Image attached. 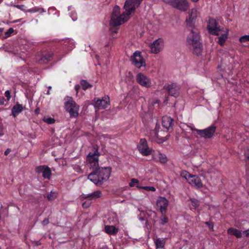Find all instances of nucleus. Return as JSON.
Instances as JSON below:
<instances>
[{"instance_id": "f03ea898", "label": "nucleus", "mask_w": 249, "mask_h": 249, "mask_svg": "<svg viewBox=\"0 0 249 249\" xmlns=\"http://www.w3.org/2000/svg\"><path fill=\"white\" fill-rule=\"evenodd\" d=\"M189 17L186 19V26L191 28L190 34L188 35L187 42L190 45V48L193 50V53L196 55H199L202 52V46L199 41L200 36L199 32L195 27V24L197 17V10L196 9H192L188 12Z\"/></svg>"}, {"instance_id": "9d476101", "label": "nucleus", "mask_w": 249, "mask_h": 249, "mask_svg": "<svg viewBox=\"0 0 249 249\" xmlns=\"http://www.w3.org/2000/svg\"><path fill=\"white\" fill-rule=\"evenodd\" d=\"M98 152L96 150L93 153L89 152L87 156V160L89 162L90 169L93 170L99 166Z\"/></svg>"}, {"instance_id": "c03bdc74", "label": "nucleus", "mask_w": 249, "mask_h": 249, "mask_svg": "<svg viewBox=\"0 0 249 249\" xmlns=\"http://www.w3.org/2000/svg\"><path fill=\"white\" fill-rule=\"evenodd\" d=\"M49 223V219L47 218H45L44 219L42 222V224L43 226L47 225Z\"/></svg>"}, {"instance_id": "72a5a7b5", "label": "nucleus", "mask_w": 249, "mask_h": 249, "mask_svg": "<svg viewBox=\"0 0 249 249\" xmlns=\"http://www.w3.org/2000/svg\"><path fill=\"white\" fill-rule=\"evenodd\" d=\"M239 42L241 43L249 42V35L242 36L239 38Z\"/></svg>"}, {"instance_id": "ddd939ff", "label": "nucleus", "mask_w": 249, "mask_h": 249, "mask_svg": "<svg viewBox=\"0 0 249 249\" xmlns=\"http://www.w3.org/2000/svg\"><path fill=\"white\" fill-rule=\"evenodd\" d=\"M94 106L99 108L106 109L109 105V98L108 96H105L102 99L94 98Z\"/></svg>"}, {"instance_id": "6e6552de", "label": "nucleus", "mask_w": 249, "mask_h": 249, "mask_svg": "<svg viewBox=\"0 0 249 249\" xmlns=\"http://www.w3.org/2000/svg\"><path fill=\"white\" fill-rule=\"evenodd\" d=\"M130 60L132 64L138 68L145 67L146 65L145 60L139 51H136L133 53L130 57Z\"/></svg>"}, {"instance_id": "473e14b6", "label": "nucleus", "mask_w": 249, "mask_h": 249, "mask_svg": "<svg viewBox=\"0 0 249 249\" xmlns=\"http://www.w3.org/2000/svg\"><path fill=\"white\" fill-rule=\"evenodd\" d=\"M168 222V218L165 215V214H162V217L160 219V224L164 225L165 224L167 223Z\"/></svg>"}, {"instance_id": "3c124183", "label": "nucleus", "mask_w": 249, "mask_h": 249, "mask_svg": "<svg viewBox=\"0 0 249 249\" xmlns=\"http://www.w3.org/2000/svg\"><path fill=\"white\" fill-rule=\"evenodd\" d=\"M48 89H48V91L47 92V94L49 95V94H50V89H52V87H49Z\"/></svg>"}, {"instance_id": "c85d7f7f", "label": "nucleus", "mask_w": 249, "mask_h": 249, "mask_svg": "<svg viewBox=\"0 0 249 249\" xmlns=\"http://www.w3.org/2000/svg\"><path fill=\"white\" fill-rule=\"evenodd\" d=\"M180 176L182 178H185L188 182L190 178L192 177V175L190 174L188 171L186 170H182L180 172Z\"/></svg>"}, {"instance_id": "58836bf2", "label": "nucleus", "mask_w": 249, "mask_h": 249, "mask_svg": "<svg viewBox=\"0 0 249 249\" xmlns=\"http://www.w3.org/2000/svg\"><path fill=\"white\" fill-rule=\"evenodd\" d=\"M205 224L208 227L209 229L212 231H213V224L211 221H206Z\"/></svg>"}, {"instance_id": "20e7f679", "label": "nucleus", "mask_w": 249, "mask_h": 249, "mask_svg": "<svg viewBox=\"0 0 249 249\" xmlns=\"http://www.w3.org/2000/svg\"><path fill=\"white\" fill-rule=\"evenodd\" d=\"M111 171V168L99 167V166L92 170L88 175V178L98 186L101 185L109 178Z\"/></svg>"}, {"instance_id": "a19ab883", "label": "nucleus", "mask_w": 249, "mask_h": 249, "mask_svg": "<svg viewBox=\"0 0 249 249\" xmlns=\"http://www.w3.org/2000/svg\"><path fill=\"white\" fill-rule=\"evenodd\" d=\"M143 189L147 191H155L156 189L153 186H144Z\"/></svg>"}, {"instance_id": "f704fd0d", "label": "nucleus", "mask_w": 249, "mask_h": 249, "mask_svg": "<svg viewBox=\"0 0 249 249\" xmlns=\"http://www.w3.org/2000/svg\"><path fill=\"white\" fill-rule=\"evenodd\" d=\"M43 120L44 122L48 124H53L55 122V120L51 117L44 118Z\"/></svg>"}, {"instance_id": "7c9ffc66", "label": "nucleus", "mask_w": 249, "mask_h": 249, "mask_svg": "<svg viewBox=\"0 0 249 249\" xmlns=\"http://www.w3.org/2000/svg\"><path fill=\"white\" fill-rule=\"evenodd\" d=\"M191 202L192 205L193 206L195 209H196L199 207L200 203L199 201L197 199L195 198H191Z\"/></svg>"}, {"instance_id": "09e8293b", "label": "nucleus", "mask_w": 249, "mask_h": 249, "mask_svg": "<svg viewBox=\"0 0 249 249\" xmlns=\"http://www.w3.org/2000/svg\"><path fill=\"white\" fill-rule=\"evenodd\" d=\"M80 89V86L79 85H76L74 87V89L76 91L77 93H78V90Z\"/></svg>"}, {"instance_id": "a18cd8bd", "label": "nucleus", "mask_w": 249, "mask_h": 249, "mask_svg": "<svg viewBox=\"0 0 249 249\" xmlns=\"http://www.w3.org/2000/svg\"><path fill=\"white\" fill-rule=\"evenodd\" d=\"M5 99L2 96H0V105H3L4 104Z\"/></svg>"}, {"instance_id": "393cba45", "label": "nucleus", "mask_w": 249, "mask_h": 249, "mask_svg": "<svg viewBox=\"0 0 249 249\" xmlns=\"http://www.w3.org/2000/svg\"><path fill=\"white\" fill-rule=\"evenodd\" d=\"M228 34L229 30H227L225 33L221 34L220 36L218 37V40L217 42L221 46H223L224 45L225 42L228 38Z\"/></svg>"}, {"instance_id": "f3484780", "label": "nucleus", "mask_w": 249, "mask_h": 249, "mask_svg": "<svg viewBox=\"0 0 249 249\" xmlns=\"http://www.w3.org/2000/svg\"><path fill=\"white\" fill-rule=\"evenodd\" d=\"M191 185L197 188L200 189L203 187V183L200 178L197 175H193L188 182Z\"/></svg>"}, {"instance_id": "5701e85b", "label": "nucleus", "mask_w": 249, "mask_h": 249, "mask_svg": "<svg viewBox=\"0 0 249 249\" xmlns=\"http://www.w3.org/2000/svg\"><path fill=\"white\" fill-rule=\"evenodd\" d=\"M23 109V107L22 105L18 104H17L13 107L12 108V114L14 117H16Z\"/></svg>"}, {"instance_id": "1a4fd4ad", "label": "nucleus", "mask_w": 249, "mask_h": 249, "mask_svg": "<svg viewBox=\"0 0 249 249\" xmlns=\"http://www.w3.org/2000/svg\"><path fill=\"white\" fill-rule=\"evenodd\" d=\"M207 27L209 33L213 35L218 36L222 31L221 27L218 26V22L213 18L209 19Z\"/></svg>"}, {"instance_id": "aec40b11", "label": "nucleus", "mask_w": 249, "mask_h": 249, "mask_svg": "<svg viewBox=\"0 0 249 249\" xmlns=\"http://www.w3.org/2000/svg\"><path fill=\"white\" fill-rule=\"evenodd\" d=\"M174 120L170 117L163 116L162 118V124L163 127L169 130L172 128Z\"/></svg>"}, {"instance_id": "4be33fe9", "label": "nucleus", "mask_w": 249, "mask_h": 249, "mask_svg": "<svg viewBox=\"0 0 249 249\" xmlns=\"http://www.w3.org/2000/svg\"><path fill=\"white\" fill-rule=\"evenodd\" d=\"M104 230L107 233L113 236L116 235L119 231L118 229L113 225H106Z\"/></svg>"}, {"instance_id": "bb28decb", "label": "nucleus", "mask_w": 249, "mask_h": 249, "mask_svg": "<svg viewBox=\"0 0 249 249\" xmlns=\"http://www.w3.org/2000/svg\"><path fill=\"white\" fill-rule=\"evenodd\" d=\"M154 242L156 249H163L165 246L166 240L165 238L161 239L160 238H158Z\"/></svg>"}, {"instance_id": "e433bc0d", "label": "nucleus", "mask_w": 249, "mask_h": 249, "mask_svg": "<svg viewBox=\"0 0 249 249\" xmlns=\"http://www.w3.org/2000/svg\"><path fill=\"white\" fill-rule=\"evenodd\" d=\"M139 183V180L136 178H132L129 185L130 187H133Z\"/></svg>"}, {"instance_id": "39448f33", "label": "nucleus", "mask_w": 249, "mask_h": 249, "mask_svg": "<svg viewBox=\"0 0 249 249\" xmlns=\"http://www.w3.org/2000/svg\"><path fill=\"white\" fill-rule=\"evenodd\" d=\"M66 110L69 112L71 118H77L79 115V106L73 100L72 97H68L65 103Z\"/></svg>"}, {"instance_id": "f8f14e48", "label": "nucleus", "mask_w": 249, "mask_h": 249, "mask_svg": "<svg viewBox=\"0 0 249 249\" xmlns=\"http://www.w3.org/2000/svg\"><path fill=\"white\" fill-rule=\"evenodd\" d=\"M35 171L38 174L42 173V177L44 178L50 179L51 178L52 175L51 170L47 165L37 166L35 168Z\"/></svg>"}, {"instance_id": "a211bd4d", "label": "nucleus", "mask_w": 249, "mask_h": 249, "mask_svg": "<svg viewBox=\"0 0 249 249\" xmlns=\"http://www.w3.org/2000/svg\"><path fill=\"white\" fill-rule=\"evenodd\" d=\"M163 40L161 38H159L155 40L150 45L151 52L154 53H159L162 47Z\"/></svg>"}, {"instance_id": "864d4df0", "label": "nucleus", "mask_w": 249, "mask_h": 249, "mask_svg": "<svg viewBox=\"0 0 249 249\" xmlns=\"http://www.w3.org/2000/svg\"><path fill=\"white\" fill-rule=\"evenodd\" d=\"M3 29L2 28H0V32H2L3 31Z\"/></svg>"}, {"instance_id": "2f4dec72", "label": "nucleus", "mask_w": 249, "mask_h": 249, "mask_svg": "<svg viewBox=\"0 0 249 249\" xmlns=\"http://www.w3.org/2000/svg\"><path fill=\"white\" fill-rule=\"evenodd\" d=\"M57 194L55 192L51 191L50 194L48 195L47 198L49 200H53L56 198Z\"/></svg>"}, {"instance_id": "f257e3e1", "label": "nucleus", "mask_w": 249, "mask_h": 249, "mask_svg": "<svg viewBox=\"0 0 249 249\" xmlns=\"http://www.w3.org/2000/svg\"><path fill=\"white\" fill-rule=\"evenodd\" d=\"M74 47V44L72 40L66 39L63 44L57 43L54 47L50 49L43 50L38 52L36 55V59L39 63L46 64L55 57L57 59H61L65 53L66 48L69 50H72Z\"/></svg>"}, {"instance_id": "7ed1b4c3", "label": "nucleus", "mask_w": 249, "mask_h": 249, "mask_svg": "<svg viewBox=\"0 0 249 249\" xmlns=\"http://www.w3.org/2000/svg\"><path fill=\"white\" fill-rule=\"evenodd\" d=\"M143 0H126L124 8L125 12L114 17H111L110 24L113 26H119L127 21L129 16L135 13L137 8L140 6Z\"/></svg>"}, {"instance_id": "a878e982", "label": "nucleus", "mask_w": 249, "mask_h": 249, "mask_svg": "<svg viewBox=\"0 0 249 249\" xmlns=\"http://www.w3.org/2000/svg\"><path fill=\"white\" fill-rule=\"evenodd\" d=\"M228 233L235 236L237 238H240L242 236L241 232L238 229L234 228H230L228 230Z\"/></svg>"}, {"instance_id": "9b49d317", "label": "nucleus", "mask_w": 249, "mask_h": 249, "mask_svg": "<svg viewBox=\"0 0 249 249\" xmlns=\"http://www.w3.org/2000/svg\"><path fill=\"white\" fill-rule=\"evenodd\" d=\"M138 149L143 156H147L152 154V150L148 147L147 142L145 139H140Z\"/></svg>"}, {"instance_id": "de8ad7c7", "label": "nucleus", "mask_w": 249, "mask_h": 249, "mask_svg": "<svg viewBox=\"0 0 249 249\" xmlns=\"http://www.w3.org/2000/svg\"><path fill=\"white\" fill-rule=\"evenodd\" d=\"M11 149H10V148H7V149L5 150V151L4 152V155H6V156L8 155L10 153V152H11Z\"/></svg>"}, {"instance_id": "412c9836", "label": "nucleus", "mask_w": 249, "mask_h": 249, "mask_svg": "<svg viewBox=\"0 0 249 249\" xmlns=\"http://www.w3.org/2000/svg\"><path fill=\"white\" fill-rule=\"evenodd\" d=\"M152 157L155 160L158 159L160 162L162 163H166L168 161L165 155L163 154L159 151L154 152L152 153Z\"/></svg>"}, {"instance_id": "dca6fc26", "label": "nucleus", "mask_w": 249, "mask_h": 249, "mask_svg": "<svg viewBox=\"0 0 249 249\" xmlns=\"http://www.w3.org/2000/svg\"><path fill=\"white\" fill-rule=\"evenodd\" d=\"M168 204V200L165 197H160L157 200V205L160 208V212L162 214L166 213Z\"/></svg>"}, {"instance_id": "49530a36", "label": "nucleus", "mask_w": 249, "mask_h": 249, "mask_svg": "<svg viewBox=\"0 0 249 249\" xmlns=\"http://www.w3.org/2000/svg\"><path fill=\"white\" fill-rule=\"evenodd\" d=\"M244 154H245V157L247 159L249 160V149L246 151Z\"/></svg>"}, {"instance_id": "c9c22d12", "label": "nucleus", "mask_w": 249, "mask_h": 249, "mask_svg": "<svg viewBox=\"0 0 249 249\" xmlns=\"http://www.w3.org/2000/svg\"><path fill=\"white\" fill-rule=\"evenodd\" d=\"M11 6H13L14 7H16L18 9L23 12H25L26 6L23 4H21V5L11 4Z\"/></svg>"}, {"instance_id": "0eeeda50", "label": "nucleus", "mask_w": 249, "mask_h": 249, "mask_svg": "<svg viewBox=\"0 0 249 249\" xmlns=\"http://www.w3.org/2000/svg\"><path fill=\"white\" fill-rule=\"evenodd\" d=\"M190 129L192 131H196L197 135L205 139H211L215 132L216 127L214 125H212L204 129H198L192 127H190Z\"/></svg>"}, {"instance_id": "423d86ee", "label": "nucleus", "mask_w": 249, "mask_h": 249, "mask_svg": "<svg viewBox=\"0 0 249 249\" xmlns=\"http://www.w3.org/2000/svg\"><path fill=\"white\" fill-rule=\"evenodd\" d=\"M162 1L181 12L187 11L190 6L187 0H162Z\"/></svg>"}, {"instance_id": "cd10ccee", "label": "nucleus", "mask_w": 249, "mask_h": 249, "mask_svg": "<svg viewBox=\"0 0 249 249\" xmlns=\"http://www.w3.org/2000/svg\"><path fill=\"white\" fill-rule=\"evenodd\" d=\"M80 85L82 88V89L84 90H86L88 88L92 87L91 85H90L89 83L85 80H82L80 81Z\"/></svg>"}, {"instance_id": "6ab92c4d", "label": "nucleus", "mask_w": 249, "mask_h": 249, "mask_svg": "<svg viewBox=\"0 0 249 249\" xmlns=\"http://www.w3.org/2000/svg\"><path fill=\"white\" fill-rule=\"evenodd\" d=\"M101 191L100 190H97L89 194H83L82 196V198L87 199L89 200H91L92 199H96L97 198H100L101 197Z\"/></svg>"}, {"instance_id": "4c0bfd02", "label": "nucleus", "mask_w": 249, "mask_h": 249, "mask_svg": "<svg viewBox=\"0 0 249 249\" xmlns=\"http://www.w3.org/2000/svg\"><path fill=\"white\" fill-rule=\"evenodd\" d=\"M14 30L12 28H10L5 33V37H8L13 33Z\"/></svg>"}, {"instance_id": "4468645a", "label": "nucleus", "mask_w": 249, "mask_h": 249, "mask_svg": "<svg viewBox=\"0 0 249 249\" xmlns=\"http://www.w3.org/2000/svg\"><path fill=\"white\" fill-rule=\"evenodd\" d=\"M136 81L138 84L142 87L148 88L151 86V82L150 79L142 73H139L137 75Z\"/></svg>"}, {"instance_id": "2eb2a0df", "label": "nucleus", "mask_w": 249, "mask_h": 249, "mask_svg": "<svg viewBox=\"0 0 249 249\" xmlns=\"http://www.w3.org/2000/svg\"><path fill=\"white\" fill-rule=\"evenodd\" d=\"M164 89H166L168 94L174 97H178L179 95V86L176 83H172L167 86H165Z\"/></svg>"}, {"instance_id": "ea45409f", "label": "nucleus", "mask_w": 249, "mask_h": 249, "mask_svg": "<svg viewBox=\"0 0 249 249\" xmlns=\"http://www.w3.org/2000/svg\"><path fill=\"white\" fill-rule=\"evenodd\" d=\"M90 200H88L87 201L84 202L82 204V206L84 208H89L90 205H91V202Z\"/></svg>"}, {"instance_id": "37998d69", "label": "nucleus", "mask_w": 249, "mask_h": 249, "mask_svg": "<svg viewBox=\"0 0 249 249\" xmlns=\"http://www.w3.org/2000/svg\"><path fill=\"white\" fill-rule=\"evenodd\" d=\"M243 234L247 237H249V229L243 231Z\"/></svg>"}, {"instance_id": "c756f323", "label": "nucleus", "mask_w": 249, "mask_h": 249, "mask_svg": "<svg viewBox=\"0 0 249 249\" xmlns=\"http://www.w3.org/2000/svg\"><path fill=\"white\" fill-rule=\"evenodd\" d=\"M120 8L118 5H115L113 9L111 17H114L116 16L120 15Z\"/></svg>"}, {"instance_id": "b1692460", "label": "nucleus", "mask_w": 249, "mask_h": 249, "mask_svg": "<svg viewBox=\"0 0 249 249\" xmlns=\"http://www.w3.org/2000/svg\"><path fill=\"white\" fill-rule=\"evenodd\" d=\"M160 128V124L157 122L155 129L151 130L150 132V137L152 140H156L157 139H160L158 134Z\"/></svg>"}, {"instance_id": "603ef678", "label": "nucleus", "mask_w": 249, "mask_h": 249, "mask_svg": "<svg viewBox=\"0 0 249 249\" xmlns=\"http://www.w3.org/2000/svg\"><path fill=\"white\" fill-rule=\"evenodd\" d=\"M193 2H197L198 0H191Z\"/></svg>"}, {"instance_id": "8fccbe9b", "label": "nucleus", "mask_w": 249, "mask_h": 249, "mask_svg": "<svg viewBox=\"0 0 249 249\" xmlns=\"http://www.w3.org/2000/svg\"><path fill=\"white\" fill-rule=\"evenodd\" d=\"M39 112H40V108H39V107H38L35 110V113L36 114L38 115L39 114Z\"/></svg>"}, {"instance_id": "79ce46f5", "label": "nucleus", "mask_w": 249, "mask_h": 249, "mask_svg": "<svg viewBox=\"0 0 249 249\" xmlns=\"http://www.w3.org/2000/svg\"><path fill=\"white\" fill-rule=\"evenodd\" d=\"M4 95L7 98V101H9L11 97V92L9 90H6L4 93Z\"/></svg>"}]
</instances>
